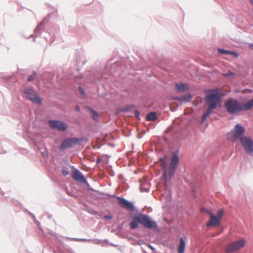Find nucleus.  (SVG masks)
Here are the masks:
<instances>
[{
	"label": "nucleus",
	"mask_w": 253,
	"mask_h": 253,
	"mask_svg": "<svg viewBox=\"0 0 253 253\" xmlns=\"http://www.w3.org/2000/svg\"><path fill=\"white\" fill-rule=\"evenodd\" d=\"M90 111L91 115V117L93 118V119L94 120H97L98 118V115L97 113V112L94 111L92 110H90Z\"/></svg>",
	"instance_id": "22"
},
{
	"label": "nucleus",
	"mask_w": 253,
	"mask_h": 253,
	"mask_svg": "<svg viewBox=\"0 0 253 253\" xmlns=\"http://www.w3.org/2000/svg\"><path fill=\"white\" fill-rule=\"evenodd\" d=\"M62 173L64 176L67 175L69 173L68 171L66 169H62Z\"/></svg>",
	"instance_id": "27"
},
{
	"label": "nucleus",
	"mask_w": 253,
	"mask_h": 253,
	"mask_svg": "<svg viewBox=\"0 0 253 253\" xmlns=\"http://www.w3.org/2000/svg\"><path fill=\"white\" fill-rule=\"evenodd\" d=\"M140 189L141 192H148L149 191V189L147 188H143V185L140 186Z\"/></svg>",
	"instance_id": "24"
},
{
	"label": "nucleus",
	"mask_w": 253,
	"mask_h": 253,
	"mask_svg": "<svg viewBox=\"0 0 253 253\" xmlns=\"http://www.w3.org/2000/svg\"><path fill=\"white\" fill-rule=\"evenodd\" d=\"M242 111L251 109L253 107V99L249 100L246 103L242 104Z\"/></svg>",
	"instance_id": "18"
},
{
	"label": "nucleus",
	"mask_w": 253,
	"mask_h": 253,
	"mask_svg": "<svg viewBox=\"0 0 253 253\" xmlns=\"http://www.w3.org/2000/svg\"><path fill=\"white\" fill-rule=\"evenodd\" d=\"M72 177L74 179L82 182H85L86 181L85 178L82 173L77 169H74L73 170Z\"/></svg>",
	"instance_id": "14"
},
{
	"label": "nucleus",
	"mask_w": 253,
	"mask_h": 253,
	"mask_svg": "<svg viewBox=\"0 0 253 253\" xmlns=\"http://www.w3.org/2000/svg\"><path fill=\"white\" fill-rule=\"evenodd\" d=\"M246 244V241L244 239L239 240L233 242L228 245L226 248L225 252L227 253L235 252L243 248Z\"/></svg>",
	"instance_id": "8"
},
{
	"label": "nucleus",
	"mask_w": 253,
	"mask_h": 253,
	"mask_svg": "<svg viewBox=\"0 0 253 253\" xmlns=\"http://www.w3.org/2000/svg\"><path fill=\"white\" fill-rule=\"evenodd\" d=\"M192 96L190 94H188L187 95H185L182 98L177 97L176 99L178 101H189L191 100Z\"/></svg>",
	"instance_id": "21"
},
{
	"label": "nucleus",
	"mask_w": 253,
	"mask_h": 253,
	"mask_svg": "<svg viewBox=\"0 0 253 253\" xmlns=\"http://www.w3.org/2000/svg\"><path fill=\"white\" fill-rule=\"evenodd\" d=\"M224 77H231L232 78L235 77V76H234L235 73H234L232 72H230V71H228L227 73L224 74Z\"/></svg>",
	"instance_id": "23"
},
{
	"label": "nucleus",
	"mask_w": 253,
	"mask_h": 253,
	"mask_svg": "<svg viewBox=\"0 0 253 253\" xmlns=\"http://www.w3.org/2000/svg\"><path fill=\"white\" fill-rule=\"evenodd\" d=\"M218 51L219 53L221 54H229L233 56L235 58L238 57V54L235 52L234 51H230L228 50H226L222 49H218Z\"/></svg>",
	"instance_id": "19"
},
{
	"label": "nucleus",
	"mask_w": 253,
	"mask_h": 253,
	"mask_svg": "<svg viewBox=\"0 0 253 253\" xmlns=\"http://www.w3.org/2000/svg\"><path fill=\"white\" fill-rule=\"evenodd\" d=\"M157 118V113L154 112L149 113L146 116V120L148 121H155Z\"/></svg>",
	"instance_id": "20"
},
{
	"label": "nucleus",
	"mask_w": 253,
	"mask_h": 253,
	"mask_svg": "<svg viewBox=\"0 0 253 253\" xmlns=\"http://www.w3.org/2000/svg\"><path fill=\"white\" fill-rule=\"evenodd\" d=\"M104 218L105 219H112L113 217L111 215H105L104 216Z\"/></svg>",
	"instance_id": "29"
},
{
	"label": "nucleus",
	"mask_w": 253,
	"mask_h": 253,
	"mask_svg": "<svg viewBox=\"0 0 253 253\" xmlns=\"http://www.w3.org/2000/svg\"><path fill=\"white\" fill-rule=\"evenodd\" d=\"M49 123L51 128L53 129H56L59 130L65 131L67 127V125L66 124L59 121H49Z\"/></svg>",
	"instance_id": "11"
},
{
	"label": "nucleus",
	"mask_w": 253,
	"mask_h": 253,
	"mask_svg": "<svg viewBox=\"0 0 253 253\" xmlns=\"http://www.w3.org/2000/svg\"><path fill=\"white\" fill-rule=\"evenodd\" d=\"M240 142L247 153L253 156V141L248 136H244L240 139Z\"/></svg>",
	"instance_id": "5"
},
{
	"label": "nucleus",
	"mask_w": 253,
	"mask_h": 253,
	"mask_svg": "<svg viewBox=\"0 0 253 253\" xmlns=\"http://www.w3.org/2000/svg\"><path fill=\"white\" fill-rule=\"evenodd\" d=\"M245 129L244 127L240 124H237L233 129L228 133L227 135V139L231 141L236 142L239 139L240 140L243 137V135Z\"/></svg>",
	"instance_id": "2"
},
{
	"label": "nucleus",
	"mask_w": 253,
	"mask_h": 253,
	"mask_svg": "<svg viewBox=\"0 0 253 253\" xmlns=\"http://www.w3.org/2000/svg\"><path fill=\"white\" fill-rule=\"evenodd\" d=\"M117 199L118 200L119 204L121 206L122 208H125L129 211L134 210L133 205L130 202L127 201L123 198L117 197Z\"/></svg>",
	"instance_id": "12"
},
{
	"label": "nucleus",
	"mask_w": 253,
	"mask_h": 253,
	"mask_svg": "<svg viewBox=\"0 0 253 253\" xmlns=\"http://www.w3.org/2000/svg\"><path fill=\"white\" fill-rule=\"evenodd\" d=\"M161 163V167L163 170V173L162 176V179L164 181L165 185L167 184V180L168 178V164L167 162V159L166 158H163L161 159L160 160Z\"/></svg>",
	"instance_id": "13"
},
{
	"label": "nucleus",
	"mask_w": 253,
	"mask_h": 253,
	"mask_svg": "<svg viewBox=\"0 0 253 253\" xmlns=\"http://www.w3.org/2000/svg\"><path fill=\"white\" fill-rule=\"evenodd\" d=\"M24 97L39 105L42 103V100L32 88H26L24 90Z\"/></svg>",
	"instance_id": "6"
},
{
	"label": "nucleus",
	"mask_w": 253,
	"mask_h": 253,
	"mask_svg": "<svg viewBox=\"0 0 253 253\" xmlns=\"http://www.w3.org/2000/svg\"><path fill=\"white\" fill-rule=\"evenodd\" d=\"M206 100L208 104V108L202 118V123L211 114L213 110L220 105L221 98L219 94L218 89L210 90L206 97Z\"/></svg>",
	"instance_id": "1"
},
{
	"label": "nucleus",
	"mask_w": 253,
	"mask_h": 253,
	"mask_svg": "<svg viewBox=\"0 0 253 253\" xmlns=\"http://www.w3.org/2000/svg\"><path fill=\"white\" fill-rule=\"evenodd\" d=\"M225 106L228 112L231 114H235L242 111L241 104L235 99L227 100L225 103Z\"/></svg>",
	"instance_id": "3"
},
{
	"label": "nucleus",
	"mask_w": 253,
	"mask_h": 253,
	"mask_svg": "<svg viewBox=\"0 0 253 253\" xmlns=\"http://www.w3.org/2000/svg\"><path fill=\"white\" fill-rule=\"evenodd\" d=\"M179 163V157L178 153L175 152L173 154L171 158V162L168 170L169 176L171 177Z\"/></svg>",
	"instance_id": "9"
},
{
	"label": "nucleus",
	"mask_w": 253,
	"mask_h": 253,
	"mask_svg": "<svg viewBox=\"0 0 253 253\" xmlns=\"http://www.w3.org/2000/svg\"><path fill=\"white\" fill-rule=\"evenodd\" d=\"M37 77V74L36 73H34L33 74L29 77L28 79H34L35 78H36Z\"/></svg>",
	"instance_id": "25"
},
{
	"label": "nucleus",
	"mask_w": 253,
	"mask_h": 253,
	"mask_svg": "<svg viewBox=\"0 0 253 253\" xmlns=\"http://www.w3.org/2000/svg\"><path fill=\"white\" fill-rule=\"evenodd\" d=\"M138 215V219L140 220V223L146 228L151 229L157 227L156 222L152 220L149 216L142 214H139Z\"/></svg>",
	"instance_id": "7"
},
{
	"label": "nucleus",
	"mask_w": 253,
	"mask_h": 253,
	"mask_svg": "<svg viewBox=\"0 0 253 253\" xmlns=\"http://www.w3.org/2000/svg\"><path fill=\"white\" fill-rule=\"evenodd\" d=\"M250 2L253 5V0H250Z\"/></svg>",
	"instance_id": "32"
},
{
	"label": "nucleus",
	"mask_w": 253,
	"mask_h": 253,
	"mask_svg": "<svg viewBox=\"0 0 253 253\" xmlns=\"http://www.w3.org/2000/svg\"><path fill=\"white\" fill-rule=\"evenodd\" d=\"M208 214L210 215V219L206 224L207 227L216 226L220 224L222 217L223 214V211L220 210L218 211L216 215H214L210 211H207Z\"/></svg>",
	"instance_id": "4"
},
{
	"label": "nucleus",
	"mask_w": 253,
	"mask_h": 253,
	"mask_svg": "<svg viewBox=\"0 0 253 253\" xmlns=\"http://www.w3.org/2000/svg\"><path fill=\"white\" fill-rule=\"evenodd\" d=\"M135 115L136 116H137L139 115V112L137 110L135 111Z\"/></svg>",
	"instance_id": "31"
},
{
	"label": "nucleus",
	"mask_w": 253,
	"mask_h": 253,
	"mask_svg": "<svg viewBox=\"0 0 253 253\" xmlns=\"http://www.w3.org/2000/svg\"><path fill=\"white\" fill-rule=\"evenodd\" d=\"M80 140L79 138H73L64 140L61 144L60 149L62 150L73 146L76 144H79Z\"/></svg>",
	"instance_id": "10"
},
{
	"label": "nucleus",
	"mask_w": 253,
	"mask_h": 253,
	"mask_svg": "<svg viewBox=\"0 0 253 253\" xmlns=\"http://www.w3.org/2000/svg\"><path fill=\"white\" fill-rule=\"evenodd\" d=\"M139 215H137L134 217L133 221L130 223L129 226L131 229H135L138 227V223H140V220L138 219Z\"/></svg>",
	"instance_id": "17"
},
{
	"label": "nucleus",
	"mask_w": 253,
	"mask_h": 253,
	"mask_svg": "<svg viewBox=\"0 0 253 253\" xmlns=\"http://www.w3.org/2000/svg\"><path fill=\"white\" fill-rule=\"evenodd\" d=\"M189 88L188 84H175L176 90L178 92H182L187 90Z\"/></svg>",
	"instance_id": "15"
},
{
	"label": "nucleus",
	"mask_w": 253,
	"mask_h": 253,
	"mask_svg": "<svg viewBox=\"0 0 253 253\" xmlns=\"http://www.w3.org/2000/svg\"><path fill=\"white\" fill-rule=\"evenodd\" d=\"M207 211H209V210H207V209H206L205 208H202L201 209V212H206V213L208 214V212Z\"/></svg>",
	"instance_id": "28"
},
{
	"label": "nucleus",
	"mask_w": 253,
	"mask_h": 253,
	"mask_svg": "<svg viewBox=\"0 0 253 253\" xmlns=\"http://www.w3.org/2000/svg\"><path fill=\"white\" fill-rule=\"evenodd\" d=\"M75 110H76V111L79 112L80 111V107H79V106H77L76 107Z\"/></svg>",
	"instance_id": "30"
},
{
	"label": "nucleus",
	"mask_w": 253,
	"mask_h": 253,
	"mask_svg": "<svg viewBox=\"0 0 253 253\" xmlns=\"http://www.w3.org/2000/svg\"><path fill=\"white\" fill-rule=\"evenodd\" d=\"M186 247V242L182 238H180V243L178 246L177 252L178 253H184L185 249Z\"/></svg>",
	"instance_id": "16"
},
{
	"label": "nucleus",
	"mask_w": 253,
	"mask_h": 253,
	"mask_svg": "<svg viewBox=\"0 0 253 253\" xmlns=\"http://www.w3.org/2000/svg\"><path fill=\"white\" fill-rule=\"evenodd\" d=\"M79 91H80V93L83 96H85V93H84V89L81 87H79Z\"/></svg>",
	"instance_id": "26"
}]
</instances>
